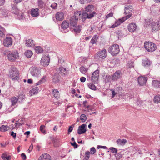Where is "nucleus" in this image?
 I'll return each mask as SVG.
<instances>
[{
	"instance_id": "obj_9",
	"label": "nucleus",
	"mask_w": 160,
	"mask_h": 160,
	"mask_svg": "<svg viewBox=\"0 0 160 160\" xmlns=\"http://www.w3.org/2000/svg\"><path fill=\"white\" fill-rule=\"evenodd\" d=\"M18 58L19 55L18 52H14L13 53H9L8 55V59L11 61H14Z\"/></svg>"
},
{
	"instance_id": "obj_24",
	"label": "nucleus",
	"mask_w": 160,
	"mask_h": 160,
	"mask_svg": "<svg viewBox=\"0 0 160 160\" xmlns=\"http://www.w3.org/2000/svg\"><path fill=\"white\" fill-rule=\"evenodd\" d=\"M39 90V88L38 87H36L35 88H33L30 90V93L31 95L32 96L34 94H37Z\"/></svg>"
},
{
	"instance_id": "obj_7",
	"label": "nucleus",
	"mask_w": 160,
	"mask_h": 160,
	"mask_svg": "<svg viewBox=\"0 0 160 160\" xmlns=\"http://www.w3.org/2000/svg\"><path fill=\"white\" fill-rule=\"evenodd\" d=\"M50 57L48 55L43 56L42 58L41 63L42 65L43 66H47L49 63Z\"/></svg>"
},
{
	"instance_id": "obj_17",
	"label": "nucleus",
	"mask_w": 160,
	"mask_h": 160,
	"mask_svg": "<svg viewBox=\"0 0 160 160\" xmlns=\"http://www.w3.org/2000/svg\"><path fill=\"white\" fill-rule=\"evenodd\" d=\"M136 25L135 23H131L129 25L128 29L129 32H133L136 30Z\"/></svg>"
},
{
	"instance_id": "obj_28",
	"label": "nucleus",
	"mask_w": 160,
	"mask_h": 160,
	"mask_svg": "<svg viewBox=\"0 0 160 160\" xmlns=\"http://www.w3.org/2000/svg\"><path fill=\"white\" fill-rule=\"evenodd\" d=\"M52 94L55 98H58L60 97V94L58 91L56 89L53 90Z\"/></svg>"
},
{
	"instance_id": "obj_56",
	"label": "nucleus",
	"mask_w": 160,
	"mask_h": 160,
	"mask_svg": "<svg viewBox=\"0 0 160 160\" xmlns=\"http://www.w3.org/2000/svg\"><path fill=\"white\" fill-rule=\"evenodd\" d=\"M112 91V98H113L115 96V95L116 94V93L114 91V90L111 89V90Z\"/></svg>"
},
{
	"instance_id": "obj_34",
	"label": "nucleus",
	"mask_w": 160,
	"mask_h": 160,
	"mask_svg": "<svg viewBox=\"0 0 160 160\" xmlns=\"http://www.w3.org/2000/svg\"><path fill=\"white\" fill-rule=\"evenodd\" d=\"M18 99L15 97H13L11 98V101L12 102V105L14 106L18 102Z\"/></svg>"
},
{
	"instance_id": "obj_26",
	"label": "nucleus",
	"mask_w": 160,
	"mask_h": 160,
	"mask_svg": "<svg viewBox=\"0 0 160 160\" xmlns=\"http://www.w3.org/2000/svg\"><path fill=\"white\" fill-rule=\"evenodd\" d=\"M59 75L58 73H55L53 76L52 79V81L54 83H57L59 81Z\"/></svg>"
},
{
	"instance_id": "obj_51",
	"label": "nucleus",
	"mask_w": 160,
	"mask_h": 160,
	"mask_svg": "<svg viewBox=\"0 0 160 160\" xmlns=\"http://www.w3.org/2000/svg\"><path fill=\"white\" fill-rule=\"evenodd\" d=\"M91 0H79V2L82 4H84L86 3L91 2Z\"/></svg>"
},
{
	"instance_id": "obj_61",
	"label": "nucleus",
	"mask_w": 160,
	"mask_h": 160,
	"mask_svg": "<svg viewBox=\"0 0 160 160\" xmlns=\"http://www.w3.org/2000/svg\"><path fill=\"white\" fill-rule=\"evenodd\" d=\"M21 156L23 160H25L26 158V156L25 154L22 153L21 154Z\"/></svg>"
},
{
	"instance_id": "obj_21",
	"label": "nucleus",
	"mask_w": 160,
	"mask_h": 160,
	"mask_svg": "<svg viewBox=\"0 0 160 160\" xmlns=\"http://www.w3.org/2000/svg\"><path fill=\"white\" fill-rule=\"evenodd\" d=\"M124 13L125 14H132V9L131 6L128 5L125 7Z\"/></svg>"
},
{
	"instance_id": "obj_33",
	"label": "nucleus",
	"mask_w": 160,
	"mask_h": 160,
	"mask_svg": "<svg viewBox=\"0 0 160 160\" xmlns=\"http://www.w3.org/2000/svg\"><path fill=\"white\" fill-rule=\"evenodd\" d=\"M32 54V51L30 50H26L24 53V55L28 58L31 57Z\"/></svg>"
},
{
	"instance_id": "obj_41",
	"label": "nucleus",
	"mask_w": 160,
	"mask_h": 160,
	"mask_svg": "<svg viewBox=\"0 0 160 160\" xmlns=\"http://www.w3.org/2000/svg\"><path fill=\"white\" fill-rule=\"evenodd\" d=\"M59 71L61 74H62V75H65V73H66V68H64L63 67H61L59 68Z\"/></svg>"
},
{
	"instance_id": "obj_53",
	"label": "nucleus",
	"mask_w": 160,
	"mask_h": 160,
	"mask_svg": "<svg viewBox=\"0 0 160 160\" xmlns=\"http://www.w3.org/2000/svg\"><path fill=\"white\" fill-rule=\"evenodd\" d=\"M45 127V126L43 125H42L40 128V130L41 132L44 133H45V130L44 129V128Z\"/></svg>"
},
{
	"instance_id": "obj_25",
	"label": "nucleus",
	"mask_w": 160,
	"mask_h": 160,
	"mask_svg": "<svg viewBox=\"0 0 160 160\" xmlns=\"http://www.w3.org/2000/svg\"><path fill=\"white\" fill-rule=\"evenodd\" d=\"M69 22L66 21H63L61 27L63 29H66L68 28L69 27Z\"/></svg>"
},
{
	"instance_id": "obj_64",
	"label": "nucleus",
	"mask_w": 160,
	"mask_h": 160,
	"mask_svg": "<svg viewBox=\"0 0 160 160\" xmlns=\"http://www.w3.org/2000/svg\"><path fill=\"white\" fill-rule=\"evenodd\" d=\"M18 121H16V123H15V127L13 128H12V129H13L14 128H18L19 127V126H18Z\"/></svg>"
},
{
	"instance_id": "obj_49",
	"label": "nucleus",
	"mask_w": 160,
	"mask_h": 160,
	"mask_svg": "<svg viewBox=\"0 0 160 160\" xmlns=\"http://www.w3.org/2000/svg\"><path fill=\"white\" fill-rule=\"evenodd\" d=\"M132 14H128V15L126 16L125 17H124L122 18V19L123 20V21L124 22L126 20L130 18L132 16Z\"/></svg>"
},
{
	"instance_id": "obj_63",
	"label": "nucleus",
	"mask_w": 160,
	"mask_h": 160,
	"mask_svg": "<svg viewBox=\"0 0 160 160\" xmlns=\"http://www.w3.org/2000/svg\"><path fill=\"white\" fill-rule=\"evenodd\" d=\"M72 130H73V128L72 127V126H70L69 127V128L68 130V133H69L70 132H71Z\"/></svg>"
},
{
	"instance_id": "obj_35",
	"label": "nucleus",
	"mask_w": 160,
	"mask_h": 160,
	"mask_svg": "<svg viewBox=\"0 0 160 160\" xmlns=\"http://www.w3.org/2000/svg\"><path fill=\"white\" fill-rule=\"evenodd\" d=\"M46 77L45 76H43L40 80L36 83V85L37 86L38 85L45 82L46 81Z\"/></svg>"
},
{
	"instance_id": "obj_20",
	"label": "nucleus",
	"mask_w": 160,
	"mask_h": 160,
	"mask_svg": "<svg viewBox=\"0 0 160 160\" xmlns=\"http://www.w3.org/2000/svg\"><path fill=\"white\" fill-rule=\"evenodd\" d=\"M151 62L148 59L146 58L142 60V64L145 67H148L150 66Z\"/></svg>"
},
{
	"instance_id": "obj_22",
	"label": "nucleus",
	"mask_w": 160,
	"mask_h": 160,
	"mask_svg": "<svg viewBox=\"0 0 160 160\" xmlns=\"http://www.w3.org/2000/svg\"><path fill=\"white\" fill-rule=\"evenodd\" d=\"M39 160H51L50 156L47 153L42 154L40 156Z\"/></svg>"
},
{
	"instance_id": "obj_15",
	"label": "nucleus",
	"mask_w": 160,
	"mask_h": 160,
	"mask_svg": "<svg viewBox=\"0 0 160 160\" xmlns=\"http://www.w3.org/2000/svg\"><path fill=\"white\" fill-rule=\"evenodd\" d=\"M39 9L38 8H32L31 10V14L32 17H37L39 15Z\"/></svg>"
},
{
	"instance_id": "obj_37",
	"label": "nucleus",
	"mask_w": 160,
	"mask_h": 160,
	"mask_svg": "<svg viewBox=\"0 0 160 160\" xmlns=\"http://www.w3.org/2000/svg\"><path fill=\"white\" fill-rule=\"evenodd\" d=\"M35 50L36 52L38 53H42L43 49L40 46H36L35 47Z\"/></svg>"
},
{
	"instance_id": "obj_19",
	"label": "nucleus",
	"mask_w": 160,
	"mask_h": 160,
	"mask_svg": "<svg viewBox=\"0 0 160 160\" xmlns=\"http://www.w3.org/2000/svg\"><path fill=\"white\" fill-rule=\"evenodd\" d=\"M78 20L75 17H72L70 19V25L71 26L75 27L78 22Z\"/></svg>"
},
{
	"instance_id": "obj_54",
	"label": "nucleus",
	"mask_w": 160,
	"mask_h": 160,
	"mask_svg": "<svg viewBox=\"0 0 160 160\" xmlns=\"http://www.w3.org/2000/svg\"><path fill=\"white\" fill-rule=\"evenodd\" d=\"M57 5H58L57 3H54L51 5V7L53 9H57Z\"/></svg>"
},
{
	"instance_id": "obj_58",
	"label": "nucleus",
	"mask_w": 160,
	"mask_h": 160,
	"mask_svg": "<svg viewBox=\"0 0 160 160\" xmlns=\"http://www.w3.org/2000/svg\"><path fill=\"white\" fill-rule=\"evenodd\" d=\"M113 13H110L108 14L106 16L107 19L110 18V17H112L113 15Z\"/></svg>"
},
{
	"instance_id": "obj_1",
	"label": "nucleus",
	"mask_w": 160,
	"mask_h": 160,
	"mask_svg": "<svg viewBox=\"0 0 160 160\" xmlns=\"http://www.w3.org/2000/svg\"><path fill=\"white\" fill-rule=\"evenodd\" d=\"M144 46L146 49L149 52H153L157 49V46L154 43L149 41L144 43Z\"/></svg>"
},
{
	"instance_id": "obj_14",
	"label": "nucleus",
	"mask_w": 160,
	"mask_h": 160,
	"mask_svg": "<svg viewBox=\"0 0 160 160\" xmlns=\"http://www.w3.org/2000/svg\"><path fill=\"white\" fill-rule=\"evenodd\" d=\"M124 22L122 18L119 19L118 20L115 21V23L109 27L110 28H114L119 25L120 24L123 22Z\"/></svg>"
},
{
	"instance_id": "obj_6",
	"label": "nucleus",
	"mask_w": 160,
	"mask_h": 160,
	"mask_svg": "<svg viewBox=\"0 0 160 160\" xmlns=\"http://www.w3.org/2000/svg\"><path fill=\"white\" fill-rule=\"evenodd\" d=\"M99 72L98 70L94 71L92 74L91 78L92 81L95 84L98 83Z\"/></svg>"
},
{
	"instance_id": "obj_55",
	"label": "nucleus",
	"mask_w": 160,
	"mask_h": 160,
	"mask_svg": "<svg viewBox=\"0 0 160 160\" xmlns=\"http://www.w3.org/2000/svg\"><path fill=\"white\" fill-rule=\"evenodd\" d=\"M121 152H120L117 153V154L116 155V157L118 158H122V155Z\"/></svg>"
},
{
	"instance_id": "obj_45",
	"label": "nucleus",
	"mask_w": 160,
	"mask_h": 160,
	"mask_svg": "<svg viewBox=\"0 0 160 160\" xmlns=\"http://www.w3.org/2000/svg\"><path fill=\"white\" fill-rule=\"evenodd\" d=\"M38 4L39 7L41 8H42L43 7L44 3L42 0H38Z\"/></svg>"
},
{
	"instance_id": "obj_48",
	"label": "nucleus",
	"mask_w": 160,
	"mask_h": 160,
	"mask_svg": "<svg viewBox=\"0 0 160 160\" xmlns=\"http://www.w3.org/2000/svg\"><path fill=\"white\" fill-rule=\"evenodd\" d=\"M133 62L131 61H129L127 64V68H130L133 67Z\"/></svg>"
},
{
	"instance_id": "obj_57",
	"label": "nucleus",
	"mask_w": 160,
	"mask_h": 160,
	"mask_svg": "<svg viewBox=\"0 0 160 160\" xmlns=\"http://www.w3.org/2000/svg\"><path fill=\"white\" fill-rule=\"evenodd\" d=\"M71 145L74 147V148H77L78 147V145L76 143L75 141H74L73 143L71 142Z\"/></svg>"
},
{
	"instance_id": "obj_13",
	"label": "nucleus",
	"mask_w": 160,
	"mask_h": 160,
	"mask_svg": "<svg viewBox=\"0 0 160 160\" xmlns=\"http://www.w3.org/2000/svg\"><path fill=\"white\" fill-rule=\"evenodd\" d=\"M122 76V73L120 71H118L116 72L113 75L112 78L113 80H116L120 78Z\"/></svg>"
},
{
	"instance_id": "obj_23",
	"label": "nucleus",
	"mask_w": 160,
	"mask_h": 160,
	"mask_svg": "<svg viewBox=\"0 0 160 160\" xmlns=\"http://www.w3.org/2000/svg\"><path fill=\"white\" fill-rule=\"evenodd\" d=\"M25 44L28 47H33L34 46L33 41L31 39H29L25 41Z\"/></svg>"
},
{
	"instance_id": "obj_11",
	"label": "nucleus",
	"mask_w": 160,
	"mask_h": 160,
	"mask_svg": "<svg viewBox=\"0 0 160 160\" xmlns=\"http://www.w3.org/2000/svg\"><path fill=\"white\" fill-rule=\"evenodd\" d=\"M152 29L154 31H157L160 29V21H158L153 23L152 25Z\"/></svg>"
},
{
	"instance_id": "obj_8",
	"label": "nucleus",
	"mask_w": 160,
	"mask_h": 160,
	"mask_svg": "<svg viewBox=\"0 0 160 160\" xmlns=\"http://www.w3.org/2000/svg\"><path fill=\"white\" fill-rule=\"evenodd\" d=\"M107 56V51L105 49H104L97 53L95 56V58L99 59L100 58L104 59Z\"/></svg>"
},
{
	"instance_id": "obj_18",
	"label": "nucleus",
	"mask_w": 160,
	"mask_h": 160,
	"mask_svg": "<svg viewBox=\"0 0 160 160\" xmlns=\"http://www.w3.org/2000/svg\"><path fill=\"white\" fill-rule=\"evenodd\" d=\"M55 17L58 20H62L64 18V14L62 12H58L56 13Z\"/></svg>"
},
{
	"instance_id": "obj_2",
	"label": "nucleus",
	"mask_w": 160,
	"mask_h": 160,
	"mask_svg": "<svg viewBox=\"0 0 160 160\" xmlns=\"http://www.w3.org/2000/svg\"><path fill=\"white\" fill-rule=\"evenodd\" d=\"M10 77L14 80H18L19 79V73L16 68L14 67L12 68L9 72Z\"/></svg>"
},
{
	"instance_id": "obj_16",
	"label": "nucleus",
	"mask_w": 160,
	"mask_h": 160,
	"mask_svg": "<svg viewBox=\"0 0 160 160\" xmlns=\"http://www.w3.org/2000/svg\"><path fill=\"white\" fill-rule=\"evenodd\" d=\"M147 79L145 77L141 76L138 77V82L141 86L144 85L146 83Z\"/></svg>"
},
{
	"instance_id": "obj_27",
	"label": "nucleus",
	"mask_w": 160,
	"mask_h": 160,
	"mask_svg": "<svg viewBox=\"0 0 160 160\" xmlns=\"http://www.w3.org/2000/svg\"><path fill=\"white\" fill-rule=\"evenodd\" d=\"M94 6L92 5H89L85 8V11L89 12H91L94 10Z\"/></svg>"
},
{
	"instance_id": "obj_59",
	"label": "nucleus",
	"mask_w": 160,
	"mask_h": 160,
	"mask_svg": "<svg viewBox=\"0 0 160 160\" xmlns=\"http://www.w3.org/2000/svg\"><path fill=\"white\" fill-rule=\"evenodd\" d=\"M11 135L14 138H16V133L14 132L13 131H12L11 132Z\"/></svg>"
},
{
	"instance_id": "obj_40",
	"label": "nucleus",
	"mask_w": 160,
	"mask_h": 160,
	"mask_svg": "<svg viewBox=\"0 0 160 160\" xmlns=\"http://www.w3.org/2000/svg\"><path fill=\"white\" fill-rule=\"evenodd\" d=\"M82 28L81 26H78V27L72 28L71 30L74 31L76 32H79L81 31V29Z\"/></svg>"
},
{
	"instance_id": "obj_36",
	"label": "nucleus",
	"mask_w": 160,
	"mask_h": 160,
	"mask_svg": "<svg viewBox=\"0 0 160 160\" xmlns=\"http://www.w3.org/2000/svg\"><path fill=\"white\" fill-rule=\"evenodd\" d=\"M81 12L78 11L75 12L74 13V15L72 17H75V18L78 20V18H81Z\"/></svg>"
},
{
	"instance_id": "obj_39",
	"label": "nucleus",
	"mask_w": 160,
	"mask_h": 160,
	"mask_svg": "<svg viewBox=\"0 0 160 160\" xmlns=\"http://www.w3.org/2000/svg\"><path fill=\"white\" fill-rule=\"evenodd\" d=\"M154 102L156 103H158L160 102V95H158L156 96L154 98Z\"/></svg>"
},
{
	"instance_id": "obj_52",
	"label": "nucleus",
	"mask_w": 160,
	"mask_h": 160,
	"mask_svg": "<svg viewBox=\"0 0 160 160\" xmlns=\"http://www.w3.org/2000/svg\"><path fill=\"white\" fill-rule=\"evenodd\" d=\"M90 154H94L96 152V149L94 147H92L90 148Z\"/></svg>"
},
{
	"instance_id": "obj_46",
	"label": "nucleus",
	"mask_w": 160,
	"mask_h": 160,
	"mask_svg": "<svg viewBox=\"0 0 160 160\" xmlns=\"http://www.w3.org/2000/svg\"><path fill=\"white\" fill-rule=\"evenodd\" d=\"M80 70L81 72L82 73H85L87 71V69L84 67H81L80 68Z\"/></svg>"
},
{
	"instance_id": "obj_10",
	"label": "nucleus",
	"mask_w": 160,
	"mask_h": 160,
	"mask_svg": "<svg viewBox=\"0 0 160 160\" xmlns=\"http://www.w3.org/2000/svg\"><path fill=\"white\" fill-rule=\"evenodd\" d=\"M12 39L10 38H6L3 41V44L6 47H8L12 44Z\"/></svg>"
},
{
	"instance_id": "obj_32",
	"label": "nucleus",
	"mask_w": 160,
	"mask_h": 160,
	"mask_svg": "<svg viewBox=\"0 0 160 160\" xmlns=\"http://www.w3.org/2000/svg\"><path fill=\"white\" fill-rule=\"evenodd\" d=\"M152 84L154 87H160V81L153 80Z\"/></svg>"
},
{
	"instance_id": "obj_30",
	"label": "nucleus",
	"mask_w": 160,
	"mask_h": 160,
	"mask_svg": "<svg viewBox=\"0 0 160 160\" xmlns=\"http://www.w3.org/2000/svg\"><path fill=\"white\" fill-rule=\"evenodd\" d=\"M117 142L118 145L123 146L126 143L127 141L125 139H118L117 140Z\"/></svg>"
},
{
	"instance_id": "obj_31",
	"label": "nucleus",
	"mask_w": 160,
	"mask_h": 160,
	"mask_svg": "<svg viewBox=\"0 0 160 160\" xmlns=\"http://www.w3.org/2000/svg\"><path fill=\"white\" fill-rule=\"evenodd\" d=\"M9 129L10 127L8 125H3L0 127V131L2 132H5Z\"/></svg>"
},
{
	"instance_id": "obj_5",
	"label": "nucleus",
	"mask_w": 160,
	"mask_h": 160,
	"mask_svg": "<svg viewBox=\"0 0 160 160\" xmlns=\"http://www.w3.org/2000/svg\"><path fill=\"white\" fill-rule=\"evenodd\" d=\"M95 13H96L94 12L90 13H88L86 12H84L81 14V18L82 19V21L83 22L87 18L89 19L92 18Z\"/></svg>"
},
{
	"instance_id": "obj_50",
	"label": "nucleus",
	"mask_w": 160,
	"mask_h": 160,
	"mask_svg": "<svg viewBox=\"0 0 160 160\" xmlns=\"http://www.w3.org/2000/svg\"><path fill=\"white\" fill-rule=\"evenodd\" d=\"M110 150L111 151L112 153H117L118 150L117 149L113 147H111L110 148Z\"/></svg>"
},
{
	"instance_id": "obj_44",
	"label": "nucleus",
	"mask_w": 160,
	"mask_h": 160,
	"mask_svg": "<svg viewBox=\"0 0 160 160\" xmlns=\"http://www.w3.org/2000/svg\"><path fill=\"white\" fill-rule=\"evenodd\" d=\"M88 86L90 89L94 90H96V87L93 83H89Z\"/></svg>"
},
{
	"instance_id": "obj_12",
	"label": "nucleus",
	"mask_w": 160,
	"mask_h": 160,
	"mask_svg": "<svg viewBox=\"0 0 160 160\" xmlns=\"http://www.w3.org/2000/svg\"><path fill=\"white\" fill-rule=\"evenodd\" d=\"M86 126V125L85 124H83L78 127V134H81L85 133L86 132V130L85 128Z\"/></svg>"
},
{
	"instance_id": "obj_43",
	"label": "nucleus",
	"mask_w": 160,
	"mask_h": 160,
	"mask_svg": "<svg viewBox=\"0 0 160 160\" xmlns=\"http://www.w3.org/2000/svg\"><path fill=\"white\" fill-rule=\"evenodd\" d=\"M80 119L82 122H84L87 119V117L85 115L82 114L80 117Z\"/></svg>"
},
{
	"instance_id": "obj_42",
	"label": "nucleus",
	"mask_w": 160,
	"mask_h": 160,
	"mask_svg": "<svg viewBox=\"0 0 160 160\" xmlns=\"http://www.w3.org/2000/svg\"><path fill=\"white\" fill-rule=\"evenodd\" d=\"M98 38V37L97 35H95L92 38L91 41V42L92 44H93L96 42L97 39Z\"/></svg>"
},
{
	"instance_id": "obj_60",
	"label": "nucleus",
	"mask_w": 160,
	"mask_h": 160,
	"mask_svg": "<svg viewBox=\"0 0 160 160\" xmlns=\"http://www.w3.org/2000/svg\"><path fill=\"white\" fill-rule=\"evenodd\" d=\"M33 145L32 144L29 147L28 151V152H31L33 149Z\"/></svg>"
},
{
	"instance_id": "obj_4",
	"label": "nucleus",
	"mask_w": 160,
	"mask_h": 160,
	"mask_svg": "<svg viewBox=\"0 0 160 160\" xmlns=\"http://www.w3.org/2000/svg\"><path fill=\"white\" fill-rule=\"evenodd\" d=\"M31 74L33 77H38L41 75L40 69L36 67H32L29 69Z\"/></svg>"
},
{
	"instance_id": "obj_29",
	"label": "nucleus",
	"mask_w": 160,
	"mask_h": 160,
	"mask_svg": "<svg viewBox=\"0 0 160 160\" xmlns=\"http://www.w3.org/2000/svg\"><path fill=\"white\" fill-rule=\"evenodd\" d=\"M25 98V95L23 94V92L21 93L18 96V99L19 100V102H22Z\"/></svg>"
},
{
	"instance_id": "obj_3",
	"label": "nucleus",
	"mask_w": 160,
	"mask_h": 160,
	"mask_svg": "<svg viewBox=\"0 0 160 160\" xmlns=\"http://www.w3.org/2000/svg\"><path fill=\"white\" fill-rule=\"evenodd\" d=\"M108 51L112 55L116 56L120 52L119 46L117 44H113L109 48Z\"/></svg>"
},
{
	"instance_id": "obj_38",
	"label": "nucleus",
	"mask_w": 160,
	"mask_h": 160,
	"mask_svg": "<svg viewBox=\"0 0 160 160\" xmlns=\"http://www.w3.org/2000/svg\"><path fill=\"white\" fill-rule=\"evenodd\" d=\"M1 157L3 160H9L11 159L10 156V155H7L5 153H4L2 154Z\"/></svg>"
},
{
	"instance_id": "obj_62",
	"label": "nucleus",
	"mask_w": 160,
	"mask_h": 160,
	"mask_svg": "<svg viewBox=\"0 0 160 160\" xmlns=\"http://www.w3.org/2000/svg\"><path fill=\"white\" fill-rule=\"evenodd\" d=\"M85 80H86V78L83 77H82L80 78V81L82 82H84L85 81Z\"/></svg>"
},
{
	"instance_id": "obj_47",
	"label": "nucleus",
	"mask_w": 160,
	"mask_h": 160,
	"mask_svg": "<svg viewBox=\"0 0 160 160\" xmlns=\"http://www.w3.org/2000/svg\"><path fill=\"white\" fill-rule=\"evenodd\" d=\"M90 152L89 151H87L85 152L86 156L84 158V160H88L89 158V155Z\"/></svg>"
}]
</instances>
